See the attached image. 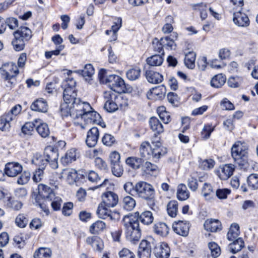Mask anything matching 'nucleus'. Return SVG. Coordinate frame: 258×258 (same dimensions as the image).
Listing matches in <instances>:
<instances>
[{
	"label": "nucleus",
	"mask_w": 258,
	"mask_h": 258,
	"mask_svg": "<svg viewBox=\"0 0 258 258\" xmlns=\"http://www.w3.org/2000/svg\"><path fill=\"white\" fill-rule=\"evenodd\" d=\"M233 21L234 23L238 27H246L249 25V20L246 14L242 13L241 10L233 13Z\"/></svg>",
	"instance_id": "obj_14"
},
{
	"label": "nucleus",
	"mask_w": 258,
	"mask_h": 258,
	"mask_svg": "<svg viewBox=\"0 0 258 258\" xmlns=\"http://www.w3.org/2000/svg\"><path fill=\"white\" fill-rule=\"evenodd\" d=\"M231 156L240 169L246 170L249 167L248 149L240 142L235 143L231 149Z\"/></svg>",
	"instance_id": "obj_4"
},
{
	"label": "nucleus",
	"mask_w": 258,
	"mask_h": 258,
	"mask_svg": "<svg viewBox=\"0 0 258 258\" xmlns=\"http://www.w3.org/2000/svg\"><path fill=\"white\" fill-rule=\"evenodd\" d=\"M123 223L125 229L126 239L132 243L139 241L141 236L139 221L134 219L133 216H125L124 217Z\"/></svg>",
	"instance_id": "obj_3"
},
{
	"label": "nucleus",
	"mask_w": 258,
	"mask_h": 258,
	"mask_svg": "<svg viewBox=\"0 0 258 258\" xmlns=\"http://www.w3.org/2000/svg\"><path fill=\"white\" fill-rule=\"evenodd\" d=\"M205 229L208 231L212 232H216L221 228V222L216 219H208L204 223Z\"/></svg>",
	"instance_id": "obj_25"
},
{
	"label": "nucleus",
	"mask_w": 258,
	"mask_h": 258,
	"mask_svg": "<svg viewBox=\"0 0 258 258\" xmlns=\"http://www.w3.org/2000/svg\"><path fill=\"white\" fill-rule=\"evenodd\" d=\"M79 74L82 75L84 77H91L94 74V69L91 64H87L83 70H79L76 71Z\"/></svg>",
	"instance_id": "obj_47"
},
{
	"label": "nucleus",
	"mask_w": 258,
	"mask_h": 258,
	"mask_svg": "<svg viewBox=\"0 0 258 258\" xmlns=\"http://www.w3.org/2000/svg\"><path fill=\"white\" fill-rule=\"evenodd\" d=\"M215 165V161L211 159L202 161L200 163V167L204 170H209L213 168Z\"/></svg>",
	"instance_id": "obj_60"
},
{
	"label": "nucleus",
	"mask_w": 258,
	"mask_h": 258,
	"mask_svg": "<svg viewBox=\"0 0 258 258\" xmlns=\"http://www.w3.org/2000/svg\"><path fill=\"white\" fill-rule=\"evenodd\" d=\"M31 109L36 111L46 112L48 110V104L44 99L39 98L31 104Z\"/></svg>",
	"instance_id": "obj_24"
},
{
	"label": "nucleus",
	"mask_w": 258,
	"mask_h": 258,
	"mask_svg": "<svg viewBox=\"0 0 258 258\" xmlns=\"http://www.w3.org/2000/svg\"><path fill=\"white\" fill-rule=\"evenodd\" d=\"M155 190L153 186L145 181L136 183V196L148 200L153 198Z\"/></svg>",
	"instance_id": "obj_7"
},
{
	"label": "nucleus",
	"mask_w": 258,
	"mask_h": 258,
	"mask_svg": "<svg viewBox=\"0 0 258 258\" xmlns=\"http://www.w3.org/2000/svg\"><path fill=\"white\" fill-rule=\"evenodd\" d=\"M248 186L252 190L258 189V174L252 173L247 178Z\"/></svg>",
	"instance_id": "obj_44"
},
{
	"label": "nucleus",
	"mask_w": 258,
	"mask_h": 258,
	"mask_svg": "<svg viewBox=\"0 0 258 258\" xmlns=\"http://www.w3.org/2000/svg\"><path fill=\"white\" fill-rule=\"evenodd\" d=\"M145 76L147 81L152 84H159L162 82L163 78L162 75L152 70L146 71Z\"/></svg>",
	"instance_id": "obj_22"
},
{
	"label": "nucleus",
	"mask_w": 258,
	"mask_h": 258,
	"mask_svg": "<svg viewBox=\"0 0 258 258\" xmlns=\"http://www.w3.org/2000/svg\"><path fill=\"white\" fill-rule=\"evenodd\" d=\"M208 246L211 251V254L212 257L216 258L220 255L221 249L216 243L214 242H209Z\"/></svg>",
	"instance_id": "obj_53"
},
{
	"label": "nucleus",
	"mask_w": 258,
	"mask_h": 258,
	"mask_svg": "<svg viewBox=\"0 0 258 258\" xmlns=\"http://www.w3.org/2000/svg\"><path fill=\"white\" fill-rule=\"evenodd\" d=\"M172 228L176 233L185 237L188 234L190 225L187 221H178L173 224Z\"/></svg>",
	"instance_id": "obj_13"
},
{
	"label": "nucleus",
	"mask_w": 258,
	"mask_h": 258,
	"mask_svg": "<svg viewBox=\"0 0 258 258\" xmlns=\"http://www.w3.org/2000/svg\"><path fill=\"white\" fill-rule=\"evenodd\" d=\"M106 227L105 222L98 220L93 223L90 227L89 231L93 234H96L103 231Z\"/></svg>",
	"instance_id": "obj_41"
},
{
	"label": "nucleus",
	"mask_w": 258,
	"mask_h": 258,
	"mask_svg": "<svg viewBox=\"0 0 258 258\" xmlns=\"http://www.w3.org/2000/svg\"><path fill=\"white\" fill-rule=\"evenodd\" d=\"M100 81L108 85L111 90L115 92L121 93L126 90L124 80L119 76L115 75H107L106 71L102 69L99 73Z\"/></svg>",
	"instance_id": "obj_2"
},
{
	"label": "nucleus",
	"mask_w": 258,
	"mask_h": 258,
	"mask_svg": "<svg viewBox=\"0 0 258 258\" xmlns=\"http://www.w3.org/2000/svg\"><path fill=\"white\" fill-rule=\"evenodd\" d=\"M143 170L147 174L155 175L158 173V167L150 162H146L143 166Z\"/></svg>",
	"instance_id": "obj_40"
},
{
	"label": "nucleus",
	"mask_w": 258,
	"mask_h": 258,
	"mask_svg": "<svg viewBox=\"0 0 258 258\" xmlns=\"http://www.w3.org/2000/svg\"><path fill=\"white\" fill-rule=\"evenodd\" d=\"M130 216H133L134 219L139 220L144 224L149 225L152 223L153 221V217L152 213L149 211H145L142 213L139 212H136L134 215Z\"/></svg>",
	"instance_id": "obj_20"
},
{
	"label": "nucleus",
	"mask_w": 258,
	"mask_h": 258,
	"mask_svg": "<svg viewBox=\"0 0 258 258\" xmlns=\"http://www.w3.org/2000/svg\"><path fill=\"white\" fill-rule=\"evenodd\" d=\"M38 133L42 137L46 138L48 136L50 133L49 129L47 124L41 123L36 127Z\"/></svg>",
	"instance_id": "obj_51"
},
{
	"label": "nucleus",
	"mask_w": 258,
	"mask_h": 258,
	"mask_svg": "<svg viewBox=\"0 0 258 258\" xmlns=\"http://www.w3.org/2000/svg\"><path fill=\"white\" fill-rule=\"evenodd\" d=\"M90 104L82 101L80 98L73 101L70 104L62 103L60 105V112L62 116H70L74 119L81 118L85 117L87 112L92 110Z\"/></svg>",
	"instance_id": "obj_1"
},
{
	"label": "nucleus",
	"mask_w": 258,
	"mask_h": 258,
	"mask_svg": "<svg viewBox=\"0 0 258 258\" xmlns=\"http://www.w3.org/2000/svg\"><path fill=\"white\" fill-rule=\"evenodd\" d=\"M244 243L241 238L236 239L229 244V249L231 252L235 253L241 250L243 246Z\"/></svg>",
	"instance_id": "obj_50"
},
{
	"label": "nucleus",
	"mask_w": 258,
	"mask_h": 258,
	"mask_svg": "<svg viewBox=\"0 0 258 258\" xmlns=\"http://www.w3.org/2000/svg\"><path fill=\"white\" fill-rule=\"evenodd\" d=\"M85 177L88 179V180L93 183H97L100 180L98 173L96 172L90 170L85 174Z\"/></svg>",
	"instance_id": "obj_61"
},
{
	"label": "nucleus",
	"mask_w": 258,
	"mask_h": 258,
	"mask_svg": "<svg viewBox=\"0 0 258 258\" xmlns=\"http://www.w3.org/2000/svg\"><path fill=\"white\" fill-rule=\"evenodd\" d=\"M242 82V79L241 77L235 76L230 77L228 80V84L229 87L232 88H237Z\"/></svg>",
	"instance_id": "obj_56"
},
{
	"label": "nucleus",
	"mask_w": 258,
	"mask_h": 258,
	"mask_svg": "<svg viewBox=\"0 0 258 258\" xmlns=\"http://www.w3.org/2000/svg\"><path fill=\"white\" fill-rule=\"evenodd\" d=\"M114 91L112 90L106 91L104 92V98L105 100V103L113 101L114 100H118L119 98L117 97Z\"/></svg>",
	"instance_id": "obj_59"
},
{
	"label": "nucleus",
	"mask_w": 258,
	"mask_h": 258,
	"mask_svg": "<svg viewBox=\"0 0 258 258\" xmlns=\"http://www.w3.org/2000/svg\"><path fill=\"white\" fill-rule=\"evenodd\" d=\"M152 147L148 142H143L140 148V155L142 157L150 159L152 156Z\"/></svg>",
	"instance_id": "obj_29"
},
{
	"label": "nucleus",
	"mask_w": 258,
	"mask_h": 258,
	"mask_svg": "<svg viewBox=\"0 0 258 258\" xmlns=\"http://www.w3.org/2000/svg\"><path fill=\"white\" fill-rule=\"evenodd\" d=\"M22 166L18 162H9L5 165V173L10 177H15L22 171Z\"/></svg>",
	"instance_id": "obj_17"
},
{
	"label": "nucleus",
	"mask_w": 258,
	"mask_h": 258,
	"mask_svg": "<svg viewBox=\"0 0 258 258\" xmlns=\"http://www.w3.org/2000/svg\"><path fill=\"white\" fill-rule=\"evenodd\" d=\"M102 200L101 204L107 206L108 208L115 207L118 202V196L112 191L103 193L102 195Z\"/></svg>",
	"instance_id": "obj_16"
},
{
	"label": "nucleus",
	"mask_w": 258,
	"mask_h": 258,
	"mask_svg": "<svg viewBox=\"0 0 258 258\" xmlns=\"http://www.w3.org/2000/svg\"><path fill=\"white\" fill-rule=\"evenodd\" d=\"M87 123H96L101 125L102 127H105V124L102 121L100 115L97 112L92 110L87 112L85 117L82 119Z\"/></svg>",
	"instance_id": "obj_12"
},
{
	"label": "nucleus",
	"mask_w": 258,
	"mask_h": 258,
	"mask_svg": "<svg viewBox=\"0 0 258 258\" xmlns=\"http://www.w3.org/2000/svg\"><path fill=\"white\" fill-rule=\"evenodd\" d=\"M35 124L32 122H26L21 128L22 132L25 135H31L34 131Z\"/></svg>",
	"instance_id": "obj_62"
},
{
	"label": "nucleus",
	"mask_w": 258,
	"mask_h": 258,
	"mask_svg": "<svg viewBox=\"0 0 258 258\" xmlns=\"http://www.w3.org/2000/svg\"><path fill=\"white\" fill-rule=\"evenodd\" d=\"M123 188L128 194L132 196H136V184L134 185L132 182H126L123 185Z\"/></svg>",
	"instance_id": "obj_57"
},
{
	"label": "nucleus",
	"mask_w": 258,
	"mask_h": 258,
	"mask_svg": "<svg viewBox=\"0 0 258 258\" xmlns=\"http://www.w3.org/2000/svg\"><path fill=\"white\" fill-rule=\"evenodd\" d=\"M189 197V192L185 184H180L178 186L177 191V199L180 201L187 200Z\"/></svg>",
	"instance_id": "obj_36"
},
{
	"label": "nucleus",
	"mask_w": 258,
	"mask_h": 258,
	"mask_svg": "<svg viewBox=\"0 0 258 258\" xmlns=\"http://www.w3.org/2000/svg\"><path fill=\"white\" fill-rule=\"evenodd\" d=\"M136 206L135 200L131 197L126 196L123 200V207L127 211L132 210Z\"/></svg>",
	"instance_id": "obj_49"
},
{
	"label": "nucleus",
	"mask_w": 258,
	"mask_h": 258,
	"mask_svg": "<svg viewBox=\"0 0 258 258\" xmlns=\"http://www.w3.org/2000/svg\"><path fill=\"white\" fill-rule=\"evenodd\" d=\"M155 244V239L149 236L146 239L142 240L138 249V256L140 258H150L151 249Z\"/></svg>",
	"instance_id": "obj_8"
},
{
	"label": "nucleus",
	"mask_w": 258,
	"mask_h": 258,
	"mask_svg": "<svg viewBox=\"0 0 258 258\" xmlns=\"http://www.w3.org/2000/svg\"><path fill=\"white\" fill-rule=\"evenodd\" d=\"M196 57V53L194 51H189L185 54L184 64L187 68L193 69L195 67Z\"/></svg>",
	"instance_id": "obj_37"
},
{
	"label": "nucleus",
	"mask_w": 258,
	"mask_h": 258,
	"mask_svg": "<svg viewBox=\"0 0 258 258\" xmlns=\"http://www.w3.org/2000/svg\"><path fill=\"white\" fill-rule=\"evenodd\" d=\"M97 214L101 219H109L111 221H118L120 219V214L118 212L111 211L107 206L100 204L98 206Z\"/></svg>",
	"instance_id": "obj_9"
},
{
	"label": "nucleus",
	"mask_w": 258,
	"mask_h": 258,
	"mask_svg": "<svg viewBox=\"0 0 258 258\" xmlns=\"http://www.w3.org/2000/svg\"><path fill=\"white\" fill-rule=\"evenodd\" d=\"M76 159V150L74 148L68 151L64 156L61 159V163L68 165Z\"/></svg>",
	"instance_id": "obj_35"
},
{
	"label": "nucleus",
	"mask_w": 258,
	"mask_h": 258,
	"mask_svg": "<svg viewBox=\"0 0 258 258\" xmlns=\"http://www.w3.org/2000/svg\"><path fill=\"white\" fill-rule=\"evenodd\" d=\"M38 196L42 198L45 202H51L55 197V194L52 189L47 185L40 184L38 185Z\"/></svg>",
	"instance_id": "obj_15"
},
{
	"label": "nucleus",
	"mask_w": 258,
	"mask_h": 258,
	"mask_svg": "<svg viewBox=\"0 0 258 258\" xmlns=\"http://www.w3.org/2000/svg\"><path fill=\"white\" fill-rule=\"evenodd\" d=\"M141 69L136 67L128 70L126 73V76L131 81H135L139 78L141 75Z\"/></svg>",
	"instance_id": "obj_46"
},
{
	"label": "nucleus",
	"mask_w": 258,
	"mask_h": 258,
	"mask_svg": "<svg viewBox=\"0 0 258 258\" xmlns=\"http://www.w3.org/2000/svg\"><path fill=\"white\" fill-rule=\"evenodd\" d=\"M163 57L161 55L155 54L147 58L146 61L150 66H160L163 61Z\"/></svg>",
	"instance_id": "obj_42"
},
{
	"label": "nucleus",
	"mask_w": 258,
	"mask_h": 258,
	"mask_svg": "<svg viewBox=\"0 0 258 258\" xmlns=\"http://www.w3.org/2000/svg\"><path fill=\"white\" fill-rule=\"evenodd\" d=\"M169 227L164 222L156 223L153 226L154 232L162 237H166L169 233Z\"/></svg>",
	"instance_id": "obj_23"
},
{
	"label": "nucleus",
	"mask_w": 258,
	"mask_h": 258,
	"mask_svg": "<svg viewBox=\"0 0 258 258\" xmlns=\"http://www.w3.org/2000/svg\"><path fill=\"white\" fill-rule=\"evenodd\" d=\"M14 36L12 44L16 51H19L24 48L25 42L32 37V31L27 27H21L14 32Z\"/></svg>",
	"instance_id": "obj_5"
},
{
	"label": "nucleus",
	"mask_w": 258,
	"mask_h": 258,
	"mask_svg": "<svg viewBox=\"0 0 258 258\" xmlns=\"http://www.w3.org/2000/svg\"><path fill=\"white\" fill-rule=\"evenodd\" d=\"M45 159L47 163H49L52 168L57 167V159L58 158V153L57 150L51 146H47L44 152Z\"/></svg>",
	"instance_id": "obj_10"
},
{
	"label": "nucleus",
	"mask_w": 258,
	"mask_h": 258,
	"mask_svg": "<svg viewBox=\"0 0 258 258\" xmlns=\"http://www.w3.org/2000/svg\"><path fill=\"white\" fill-rule=\"evenodd\" d=\"M112 174L116 177H121L123 173V168L120 163L111 165Z\"/></svg>",
	"instance_id": "obj_55"
},
{
	"label": "nucleus",
	"mask_w": 258,
	"mask_h": 258,
	"mask_svg": "<svg viewBox=\"0 0 258 258\" xmlns=\"http://www.w3.org/2000/svg\"><path fill=\"white\" fill-rule=\"evenodd\" d=\"M168 214L171 217H175L178 211V203L176 201H170L167 205Z\"/></svg>",
	"instance_id": "obj_45"
},
{
	"label": "nucleus",
	"mask_w": 258,
	"mask_h": 258,
	"mask_svg": "<svg viewBox=\"0 0 258 258\" xmlns=\"http://www.w3.org/2000/svg\"><path fill=\"white\" fill-rule=\"evenodd\" d=\"M226 78L222 74L215 75L211 81V85L212 87L218 88L221 87L225 83Z\"/></svg>",
	"instance_id": "obj_34"
},
{
	"label": "nucleus",
	"mask_w": 258,
	"mask_h": 258,
	"mask_svg": "<svg viewBox=\"0 0 258 258\" xmlns=\"http://www.w3.org/2000/svg\"><path fill=\"white\" fill-rule=\"evenodd\" d=\"M143 163L142 158L134 156L129 157L125 160V163L134 169H139Z\"/></svg>",
	"instance_id": "obj_33"
},
{
	"label": "nucleus",
	"mask_w": 258,
	"mask_h": 258,
	"mask_svg": "<svg viewBox=\"0 0 258 258\" xmlns=\"http://www.w3.org/2000/svg\"><path fill=\"white\" fill-rule=\"evenodd\" d=\"M23 206V204L16 200H15L13 198H10L8 199L7 202V207L14 211L20 210Z\"/></svg>",
	"instance_id": "obj_48"
},
{
	"label": "nucleus",
	"mask_w": 258,
	"mask_h": 258,
	"mask_svg": "<svg viewBox=\"0 0 258 258\" xmlns=\"http://www.w3.org/2000/svg\"><path fill=\"white\" fill-rule=\"evenodd\" d=\"M76 82L73 78H68L62 84V87L63 89L66 88H76Z\"/></svg>",
	"instance_id": "obj_64"
},
{
	"label": "nucleus",
	"mask_w": 258,
	"mask_h": 258,
	"mask_svg": "<svg viewBox=\"0 0 258 258\" xmlns=\"http://www.w3.org/2000/svg\"><path fill=\"white\" fill-rule=\"evenodd\" d=\"M52 251L49 248L40 247L35 251L34 253V258H50Z\"/></svg>",
	"instance_id": "obj_38"
},
{
	"label": "nucleus",
	"mask_w": 258,
	"mask_h": 258,
	"mask_svg": "<svg viewBox=\"0 0 258 258\" xmlns=\"http://www.w3.org/2000/svg\"><path fill=\"white\" fill-rule=\"evenodd\" d=\"M99 137V132L97 127H93L87 132L86 139V145L89 147H94L97 144Z\"/></svg>",
	"instance_id": "obj_19"
},
{
	"label": "nucleus",
	"mask_w": 258,
	"mask_h": 258,
	"mask_svg": "<svg viewBox=\"0 0 258 258\" xmlns=\"http://www.w3.org/2000/svg\"><path fill=\"white\" fill-rule=\"evenodd\" d=\"M102 142L106 146H111L115 143V139L111 135L105 134L102 137Z\"/></svg>",
	"instance_id": "obj_63"
},
{
	"label": "nucleus",
	"mask_w": 258,
	"mask_h": 258,
	"mask_svg": "<svg viewBox=\"0 0 258 258\" xmlns=\"http://www.w3.org/2000/svg\"><path fill=\"white\" fill-rule=\"evenodd\" d=\"M77 92L76 88L63 89V98L64 102L67 104H70L78 98L76 97Z\"/></svg>",
	"instance_id": "obj_26"
},
{
	"label": "nucleus",
	"mask_w": 258,
	"mask_h": 258,
	"mask_svg": "<svg viewBox=\"0 0 258 258\" xmlns=\"http://www.w3.org/2000/svg\"><path fill=\"white\" fill-rule=\"evenodd\" d=\"M239 226L237 224H231L227 234V238L229 241H235L239 239Z\"/></svg>",
	"instance_id": "obj_28"
},
{
	"label": "nucleus",
	"mask_w": 258,
	"mask_h": 258,
	"mask_svg": "<svg viewBox=\"0 0 258 258\" xmlns=\"http://www.w3.org/2000/svg\"><path fill=\"white\" fill-rule=\"evenodd\" d=\"M213 194V189L211 184L208 183H205L202 189V195L206 199H209Z\"/></svg>",
	"instance_id": "obj_54"
},
{
	"label": "nucleus",
	"mask_w": 258,
	"mask_h": 258,
	"mask_svg": "<svg viewBox=\"0 0 258 258\" xmlns=\"http://www.w3.org/2000/svg\"><path fill=\"white\" fill-rule=\"evenodd\" d=\"M62 174L66 176L68 181L72 184L76 182L78 177L77 171L73 168L66 169L63 170Z\"/></svg>",
	"instance_id": "obj_39"
},
{
	"label": "nucleus",
	"mask_w": 258,
	"mask_h": 258,
	"mask_svg": "<svg viewBox=\"0 0 258 258\" xmlns=\"http://www.w3.org/2000/svg\"><path fill=\"white\" fill-rule=\"evenodd\" d=\"M32 163L39 167V168L44 169L48 163L47 160L44 155H42L39 153L34 154L32 159Z\"/></svg>",
	"instance_id": "obj_31"
},
{
	"label": "nucleus",
	"mask_w": 258,
	"mask_h": 258,
	"mask_svg": "<svg viewBox=\"0 0 258 258\" xmlns=\"http://www.w3.org/2000/svg\"><path fill=\"white\" fill-rule=\"evenodd\" d=\"M157 113L163 122L165 123H168L170 120V115L168 112L166 111V108L164 106H162L159 107L157 109Z\"/></svg>",
	"instance_id": "obj_43"
},
{
	"label": "nucleus",
	"mask_w": 258,
	"mask_h": 258,
	"mask_svg": "<svg viewBox=\"0 0 258 258\" xmlns=\"http://www.w3.org/2000/svg\"><path fill=\"white\" fill-rule=\"evenodd\" d=\"M0 73L2 77L7 81V87H12L16 84V77L19 74V70L15 64L13 63L4 64L0 68Z\"/></svg>",
	"instance_id": "obj_6"
},
{
	"label": "nucleus",
	"mask_w": 258,
	"mask_h": 258,
	"mask_svg": "<svg viewBox=\"0 0 258 258\" xmlns=\"http://www.w3.org/2000/svg\"><path fill=\"white\" fill-rule=\"evenodd\" d=\"M149 123L152 130L159 134L164 131L163 125L159 119L156 117H151L150 119Z\"/></svg>",
	"instance_id": "obj_32"
},
{
	"label": "nucleus",
	"mask_w": 258,
	"mask_h": 258,
	"mask_svg": "<svg viewBox=\"0 0 258 258\" xmlns=\"http://www.w3.org/2000/svg\"><path fill=\"white\" fill-rule=\"evenodd\" d=\"M235 165L232 164H226L220 166L217 171V175L222 180H226L232 174L235 169Z\"/></svg>",
	"instance_id": "obj_18"
},
{
	"label": "nucleus",
	"mask_w": 258,
	"mask_h": 258,
	"mask_svg": "<svg viewBox=\"0 0 258 258\" xmlns=\"http://www.w3.org/2000/svg\"><path fill=\"white\" fill-rule=\"evenodd\" d=\"M28 219L27 216L24 214H19L15 219L16 225L20 228H24L28 223Z\"/></svg>",
	"instance_id": "obj_52"
},
{
	"label": "nucleus",
	"mask_w": 258,
	"mask_h": 258,
	"mask_svg": "<svg viewBox=\"0 0 258 258\" xmlns=\"http://www.w3.org/2000/svg\"><path fill=\"white\" fill-rule=\"evenodd\" d=\"M153 252L157 258H168L170 253V249L168 244L164 242L158 243L155 240L153 246Z\"/></svg>",
	"instance_id": "obj_11"
},
{
	"label": "nucleus",
	"mask_w": 258,
	"mask_h": 258,
	"mask_svg": "<svg viewBox=\"0 0 258 258\" xmlns=\"http://www.w3.org/2000/svg\"><path fill=\"white\" fill-rule=\"evenodd\" d=\"M87 244L92 245L95 250L100 251L103 247V243L102 240L96 236L88 237L86 239Z\"/></svg>",
	"instance_id": "obj_27"
},
{
	"label": "nucleus",
	"mask_w": 258,
	"mask_h": 258,
	"mask_svg": "<svg viewBox=\"0 0 258 258\" xmlns=\"http://www.w3.org/2000/svg\"><path fill=\"white\" fill-rule=\"evenodd\" d=\"M166 153V149L163 147L160 142H152V156L155 160H158Z\"/></svg>",
	"instance_id": "obj_21"
},
{
	"label": "nucleus",
	"mask_w": 258,
	"mask_h": 258,
	"mask_svg": "<svg viewBox=\"0 0 258 258\" xmlns=\"http://www.w3.org/2000/svg\"><path fill=\"white\" fill-rule=\"evenodd\" d=\"M160 41L163 47L171 49H174V46H175L174 41L169 37L161 38Z\"/></svg>",
	"instance_id": "obj_58"
},
{
	"label": "nucleus",
	"mask_w": 258,
	"mask_h": 258,
	"mask_svg": "<svg viewBox=\"0 0 258 258\" xmlns=\"http://www.w3.org/2000/svg\"><path fill=\"white\" fill-rule=\"evenodd\" d=\"M13 119L5 113L0 117V130L3 131H7L11 127V122Z\"/></svg>",
	"instance_id": "obj_30"
}]
</instances>
